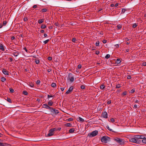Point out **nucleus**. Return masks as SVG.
<instances>
[{
    "instance_id": "62",
    "label": "nucleus",
    "mask_w": 146,
    "mask_h": 146,
    "mask_svg": "<svg viewBox=\"0 0 146 146\" xmlns=\"http://www.w3.org/2000/svg\"><path fill=\"white\" fill-rule=\"evenodd\" d=\"M103 42L104 43H106L107 42V40H104L103 41Z\"/></svg>"
},
{
    "instance_id": "18",
    "label": "nucleus",
    "mask_w": 146,
    "mask_h": 146,
    "mask_svg": "<svg viewBox=\"0 0 146 146\" xmlns=\"http://www.w3.org/2000/svg\"><path fill=\"white\" fill-rule=\"evenodd\" d=\"M74 131L75 129L74 128H71L69 130V132L70 133H72Z\"/></svg>"
},
{
    "instance_id": "26",
    "label": "nucleus",
    "mask_w": 146,
    "mask_h": 146,
    "mask_svg": "<svg viewBox=\"0 0 146 146\" xmlns=\"http://www.w3.org/2000/svg\"><path fill=\"white\" fill-rule=\"evenodd\" d=\"M142 142L146 144V138L142 140Z\"/></svg>"
},
{
    "instance_id": "4",
    "label": "nucleus",
    "mask_w": 146,
    "mask_h": 146,
    "mask_svg": "<svg viewBox=\"0 0 146 146\" xmlns=\"http://www.w3.org/2000/svg\"><path fill=\"white\" fill-rule=\"evenodd\" d=\"M98 131L96 130H95L93 131L92 132L89 133L88 136L90 137H94L97 135L98 134Z\"/></svg>"
},
{
    "instance_id": "29",
    "label": "nucleus",
    "mask_w": 146,
    "mask_h": 146,
    "mask_svg": "<svg viewBox=\"0 0 146 146\" xmlns=\"http://www.w3.org/2000/svg\"><path fill=\"white\" fill-rule=\"evenodd\" d=\"M28 20V19L27 17H24L23 19V20L24 21L26 22Z\"/></svg>"
},
{
    "instance_id": "58",
    "label": "nucleus",
    "mask_w": 146,
    "mask_h": 146,
    "mask_svg": "<svg viewBox=\"0 0 146 146\" xmlns=\"http://www.w3.org/2000/svg\"><path fill=\"white\" fill-rule=\"evenodd\" d=\"M142 64L143 66H146V62H143Z\"/></svg>"
},
{
    "instance_id": "63",
    "label": "nucleus",
    "mask_w": 146,
    "mask_h": 146,
    "mask_svg": "<svg viewBox=\"0 0 146 146\" xmlns=\"http://www.w3.org/2000/svg\"><path fill=\"white\" fill-rule=\"evenodd\" d=\"M115 46L116 47V48H118L119 47V45L118 44H116V45H115Z\"/></svg>"
},
{
    "instance_id": "64",
    "label": "nucleus",
    "mask_w": 146,
    "mask_h": 146,
    "mask_svg": "<svg viewBox=\"0 0 146 146\" xmlns=\"http://www.w3.org/2000/svg\"><path fill=\"white\" fill-rule=\"evenodd\" d=\"M9 59H10V62H12L13 61V59L12 58H10Z\"/></svg>"
},
{
    "instance_id": "31",
    "label": "nucleus",
    "mask_w": 146,
    "mask_h": 146,
    "mask_svg": "<svg viewBox=\"0 0 146 146\" xmlns=\"http://www.w3.org/2000/svg\"><path fill=\"white\" fill-rule=\"evenodd\" d=\"M7 23V22L6 21H4L3 22V26H5L6 25Z\"/></svg>"
},
{
    "instance_id": "17",
    "label": "nucleus",
    "mask_w": 146,
    "mask_h": 146,
    "mask_svg": "<svg viewBox=\"0 0 146 146\" xmlns=\"http://www.w3.org/2000/svg\"><path fill=\"white\" fill-rule=\"evenodd\" d=\"M44 21V19H40L38 20V23L39 24H41L43 23Z\"/></svg>"
},
{
    "instance_id": "54",
    "label": "nucleus",
    "mask_w": 146,
    "mask_h": 146,
    "mask_svg": "<svg viewBox=\"0 0 146 146\" xmlns=\"http://www.w3.org/2000/svg\"><path fill=\"white\" fill-rule=\"evenodd\" d=\"M37 5H35L33 7V8L35 9L37 8Z\"/></svg>"
},
{
    "instance_id": "15",
    "label": "nucleus",
    "mask_w": 146,
    "mask_h": 146,
    "mask_svg": "<svg viewBox=\"0 0 146 146\" xmlns=\"http://www.w3.org/2000/svg\"><path fill=\"white\" fill-rule=\"evenodd\" d=\"M53 103L51 100L49 101L48 102V105L50 106H52L53 104Z\"/></svg>"
},
{
    "instance_id": "49",
    "label": "nucleus",
    "mask_w": 146,
    "mask_h": 146,
    "mask_svg": "<svg viewBox=\"0 0 146 146\" xmlns=\"http://www.w3.org/2000/svg\"><path fill=\"white\" fill-rule=\"evenodd\" d=\"M100 53V52L99 51H96V54L98 55Z\"/></svg>"
},
{
    "instance_id": "35",
    "label": "nucleus",
    "mask_w": 146,
    "mask_h": 146,
    "mask_svg": "<svg viewBox=\"0 0 146 146\" xmlns=\"http://www.w3.org/2000/svg\"><path fill=\"white\" fill-rule=\"evenodd\" d=\"M137 26V25L136 23H134L132 25V27L133 28H135Z\"/></svg>"
},
{
    "instance_id": "45",
    "label": "nucleus",
    "mask_w": 146,
    "mask_h": 146,
    "mask_svg": "<svg viewBox=\"0 0 146 146\" xmlns=\"http://www.w3.org/2000/svg\"><path fill=\"white\" fill-rule=\"evenodd\" d=\"M82 67V66L80 64H79L78 66V69H80Z\"/></svg>"
},
{
    "instance_id": "57",
    "label": "nucleus",
    "mask_w": 146,
    "mask_h": 146,
    "mask_svg": "<svg viewBox=\"0 0 146 146\" xmlns=\"http://www.w3.org/2000/svg\"><path fill=\"white\" fill-rule=\"evenodd\" d=\"M139 101L138 100H136L135 102V103H139Z\"/></svg>"
},
{
    "instance_id": "21",
    "label": "nucleus",
    "mask_w": 146,
    "mask_h": 146,
    "mask_svg": "<svg viewBox=\"0 0 146 146\" xmlns=\"http://www.w3.org/2000/svg\"><path fill=\"white\" fill-rule=\"evenodd\" d=\"M106 128L110 131H111L112 132H115L112 129L110 128L108 126H106Z\"/></svg>"
},
{
    "instance_id": "47",
    "label": "nucleus",
    "mask_w": 146,
    "mask_h": 146,
    "mask_svg": "<svg viewBox=\"0 0 146 146\" xmlns=\"http://www.w3.org/2000/svg\"><path fill=\"white\" fill-rule=\"evenodd\" d=\"M118 3H117L115 5V9L117 8V7L118 6Z\"/></svg>"
},
{
    "instance_id": "48",
    "label": "nucleus",
    "mask_w": 146,
    "mask_h": 146,
    "mask_svg": "<svg viewBox=\"0 0 146 146\" xmlns=\"http://www.w3.org/2000/svg\"><path fill=\"white\" fill-rule=\"evenodd\" d=\"M110 120H111V121L113 123L114 122V120L113 118H111V119Z\"/></svg>"
},
{
    "instance_id": "40",
    "label": "nucleus",
    "mask_w": 146,
    "mask_h": 146,
    "mask_svg": "<svg viewBox=\"0 0 146 146\" xmlns=\"http://www.w3.org/2000/svg\"><path fill=\"white\" fill-rule=\"evenodd\" d=\"M135 89H133L131 90V93H133L135 92Z\"/></svg>"
},
{
    "instance_id": "8",
    "label": "nucleus",
    "mask_w": 146,
    "mask_h": 146,
    "mask_svg": "<svg viewBox=\"0 0 146 146\" xmlns=\"http://www.w3.org/2000/svg\"><path fill=\"white\" fill-rule=\"evenodd\" d=\"M102 116L104 118H108V113L106 111L103 112L102 114Z\"/></svg>"
},
{
    "instance_id": "23",
    "label": "nucleus",
    "mask_w": 146,
    "mask_h": 146,
    "mask_svg": "<svg viewBox=\"0 0 146 146\" xmlns=\"http://www.w3.org/2000/svg\"><path fill=\"white\" fill-rule=\"evenodd\" d=\"M56 86V84L54 83H52V84H51V86L53 88L55 87Z\"/></svg>"
},
{
    "instance_id": "16",
    "label": "nucleus",
    "mask_w": 146,
    "mask_h": 146,
    "mask_svg": "<svg viewBox=\"0 0 146 146\" xmlns=\"http://www.w3.org/2000/svg\"><path fill=\"white\" fill-rule=\"evenodd\" d=\"M105 87V86L103 84H102L100 86V89L102 90H104Z\"/></svg>"
},
{
    "instance_id": "56",
    "label": "nucleus",
    "mask_w": 146,
    "mask_h": 146,
    "mask_svg": "<svg viewBox=\"0 0 146 146\" xmlns=\"http://www.w3.org/2000/svg\"><path fill=\"white\" fill-rule=\"evenodd\" d=\"M23 49L26 51V52H28V50H27V49L26 48V47H24V48H23Z\"/></svg>"
},
{
    "instance_id": "32",
    "label": "nucleus",
    "mask_w": 146,
    "mask_h": 146,
    "mask_svg": "<svg viewBox=\"0 0 146 146\" xmlns=\"http://www.w3.org/2000/svg\"><path fill=\"white\" fill-rule=\"evenodd\" d=\"M49 39H47L46 40H45V41H44L43 42L44 43V44H46L49 41Z\"/></svg>"
},
{
    "instance_id": "43",
    "label": "nucleus",
    "mask_w": 146,
    "mask_h": 146,
    "mask_svg": "<svg viewBox=\"0 0 146 146\" xmlns=\"http://www.w3.org/2000/svg\"><path fill=\"white\" fill-rule=\"evenodd\" d=\"M80 88H81V89H84L85 88V87L83 85H82L81 86Z\"/></svg>"
},
{
    "instance_id": "34",
    "label": "nucleus",
    "mask_w": 146,
    "mask_h": 146,
    "mask_svg": "<svg viewBox=\"0 0 146 146\" xmlns=\"http://www.w3.org/2000/svg\"><path fill=\"white\" fill-rule=\"evenodd\" d=\"M100 42L99 41H97L96 43V46H99Z\"/></svg>"
},
{
    "instance_id": "7",
    "label": "nucleus",
    "mask_w": 146,
    "mask_h": 146,
    "mask_svg": "<svg viewBox=\"0 0 146 146\" xmlns=\"http://www.w3.org/2000/svg\"><path fill=\"white\" fill-rule=\"evenodd\" d=\"M115 140L120 144L122 145L123 143V141H122V140L119 138H117L115 139Z\"/></svg>"
},
{
    "instance_id": "41",
    "label": "nucleus",
    "mask_w": 146,
    "mask_h": 146,
    "mask_svg": "<svg viewBox=\"0 0 146 146\" xmlns=\"http://www.w3.org/2000/svg\"><path fill=\"white\" fill-rule=\"evenodd\" d=\"M9 90L10 92L12 93L14 92V90L12 88H10L9 89Z\"/></svg>"
},
{
    "instance_id": "2",
    "label": "nucleus",
    "mask_w": 146,
    "mask_h": 146,
    "mask_svg": "<svg viewBox=\"0 0 146 146\" xmlns=\"http://www.w3.org/2000/svg\"><path fill=\"white\" fill-rule=\"evenodd\" d=\"M56 130V128H53L50 129L49 131V133L47 135V137H49L53 135L54 133V131Z\"/></svg>"
},
{
    "instance_id": "61",
    "label": "nucleus",
    "mask_w": 146,
    "mask_h": 146,
    "mask_svg": "<svg viewBox=\"0 0 146 146\" xmlns=\"http://www.w3.org/2000/svg\"><path fill=\"white\" fill-rule=\"evenodd\" d=\"M30 86L31 87H32L34 86V84L32 83H31L30 84Z\"/></svg>"
},
{
    "instance_id": "24",
    "label": "nucleus",
    "mask_w": 146,
    "mask_h": 146,
    "mask_svg": "<svg viewBox=\"0 0 146 146\" xmlns=\"http://www.w3.org/2000/svg\"><path fill=\"white\" fill-rule=\"evenodd\" d=\"M117 29L119 30L121 28V25L120 24L118 25L117 26Z\"/></svg>"
},
{
    "instance_id": "59",
    "label": "nucleus",
    "mask_w": 146,
    "mask_h": 146,
    "mask_svg": "<svg viewBox=\"0 0 146 146\" xmlns=\"http://www.w3.org/2000/svg\"><path fill=\"white\" fill-rule=\"evenodd\" d=\"M111 101L110 100H109L107 102V104H110L111 103Z\"/></svg>"
},
{
    "instance_id": "53",
    "label": "nucleus",
    "mask_w": 146,
    "mask_h": 146,
    "mask_svg": "<svg viewBox=\"0 0 146 146\" xmlns=\"http://www.w3.org/2000/svg\"><path fill=\"white\" fill-rule=\"evenodd\" d=\"M133 108H134L135 109H136V108H137V105H136V104L134 105Z\"/></svg>"
},
{
    "instance_id": "33",
    "label": "nucleus",
    "mask_w": 146,
    "mask_h": 146,
    "mask_svg": "<svg viewBox=\"0 0 146 146\" xmlns=\"http://www.w3.org/2000/svg\"><path fill=\"white\" fill-rule=\"evenodd\" d=\"M120 85V84H118L117 85H116V88H119L120 87H121Z\"/></svg>"
},
{
    "instance_id": "10",
    "label": "nucleus",
    "mask_w": 146,
    "mask_h": 146,
    "mask_svg": "<svg viewBox=\"0 0 146 146\" xmlns=\"http://www.w3.org/2000/svg\"><path fill=\"white\" fill-rule=\"evenodd\" d=\"M50 111L52 112L55 113V114H56L59 113L57 110L54 109L52 108Z\"/></svg>"
},
{
    "instance_id": "38",
    "label": "nucleus",
    "mask_w": 146,
    "mask_h": 146,
    "mask_svg": "<svg viewBox=\"0 0 146 146\" xmlns=\"http://www.w3.org/2000/svg\"><path fill=\"white\" fill-rule=\"evenodd\" d=\"M141 139H144L145 138V137L144 136V135H141Z\"/></svg>"
},
{
    "instance_id": "44",
    "label": "nucleus",
    "mask_w": 146,
    "mask_h": 146,
    "mask_svg": "<svg viewBox=\"0 0 146 146\" xmlns=\"http://www.w3.org/2000/svg\"><path fill=\"white\" fill-rule=\"evenodd\" d=\"M73 119L72 118H70L68 119V120L69 121H72L73 120Z\"/></svg>"
},
{
    "instance_id": "13",
    "label": "nucleus",
    "mask_w": 146,
    "mask_h": 146,
    "mask_svg": "<svg viewBox=\"0 0 146 146\" xmlns=\"http://www.w3.org/2000/svg\"><path fill=\"white\" fill-rule=\"evenodd\" d=\"M0 49L3 51H4L5 50L3 46L1 43L0 44Z\"/></svg>"
},
{
    "instance_id": "22",
    "label": "nucleus",
    "mask_w": 146,
    "mask_h": 146,
    "mask_svg": "<svg viewBox=\"0 0 146 146\" xmlns=\"http://www.w3.org/2000/svg\"><path fill=\"white\" fill-rule=\"evenodd\" d=\"M6 80V78L4 77H2L1 78V80L2 82H4Z\"/></svg>"
},
{
    "instance_id": "6",
    "label": "nucleus",
    "mask_w": 146,
    "mask_h": 146,
    "mask_svg": "<svg viewBox=\"0 0 146 146\" xmlns=\"http://www.w3.org/2000/svg\"><path fill=\"white\" fill-rule=\"evenodd\" d=\"M11 53L14 56L16 57L18 56L19 54L18 51L15 50H13Z\"/></svg>"
},
{
    "instance_id": "20",
    "label": "nucleus",
    "mask_w": 146,
    "mask_h": 146,
    "mask_svg": "<svg viewBox=\"0 0 146 146\" xmlns=\"http://www.w3.org/2000/svg\"><path fill=\"white\" fill-rule=\"evenodd\" d=\"M121 62V60L119 59H117L115 62L117 64H119Z\"/></svg>"
},
{
    "instance_id": "42",
    "label": "nucleus",
    "mask_w": 146,
    "mask_h": 146,
    "mask_svg": "<svg viewBox=\"0 0 146 146\" xmlns=\"http://www.w3.org/2000/svg\"><path fill=\"white\" fill-rule=\"evenodd\" d=\"M48 59L49 60H52V58L51 57L49 56L48 57Z\"/></svg>"
},
{
    "instance_id": "60",
    "label": "nucleus",
    "mask_w": 146,
    "mask_h": 146,
    "mask_svg": "<svg viewBox=\"0 0 146 146\" xmlns=\"http://www.w3.org/2000/svg\"><path fill=\"white\" fill-rule=\"evenodd\" d=\"M15 39V37L14 36H13L11 38V39L12 40H14Z\"/></svg>"
},
{
    "instance_id": "37",
    "label": "nucleus",
    "mask_w": 146,
    "mask_h": 146,
    "mask_svg": "<svg viewBox=\"0 0 146 146\" xmlns=\"http://www.w3.org/2000/svg\"><path fill=\"white\" fill-rule=\"evenodd\" d=\"M127 92L126 91L124 92L122 94V95L123 96H125L127 94Z\"/></svg>"
},
{
    "instance_id": "36",
    "label": "nucleus",
    "mask_w": 146,
    "mask_h": 146,
    "mask_svg": "<svg viewBox=\"0 0 146 146\" xmlns=\"http://www.w3.org/2000/svg\"><path fill=\"white\" fill-rule=\"evenodd\" d=\"M23 93L24 95H27L28 94L27 92L26 91H23Z\"/></svg>"
},
{
    "instance_id": "11",
    "label": "nucleus",
    "mask_w": 146,
    "mask_h": 146,
    "mask_svg": "<svg viewBox=\"0 0 146 146\" xmlns=\"http://www.w3.org/2000/svg\"><path fill=\"white\" fill-rule=\"evenodd\" d=\"M43 107L45 108H46L47 109H48L50 111L51 109L52 108V107H50L48 106L46 104H44L43 105Z\"/></svg>"
},
{
    "instance_id": "1",
    "label": "nucleus",
    "mask_w": 146,
    "mask_h": 146,
    "mask_svg": "<svg viewBox=\"0 0 146 146\" xmlns=\"http://www.w3.org/2000/svg\"><path fill=\"white\" fill-rule=\"evenodd\" d=\"M110 140V138L107 136H103L101 139L102 142L105 143H107Z\"/></svg>"
},
{
    "instance_id": "12",
    "label": "nucleus",
    "mask_w": 146,
    "mask_h": 146,
    "mask_svg": "<svg viewBox=\"0 0 146 146\" xmlns=\"http://www.w3.org/2000/svg\"><path fill=\"white\" fill-rule=\"evenodd\" d=\"M2 72L5 75H9L8 72L5 69L3 70Z\"/></svg>"
},
{
    "instance_id": "19",
    "label": "nucleus",
    "mask_w": 146,
    "mask_h": 146,
    "mask_svg": "<svg viewBox=\"0 0 146 146\" xmlns=\"http://www.w3.org/2000/svg\"><path fill=\"white\" fill-rule=\"evenodd\" d=\"M78 119V120L81 122L84 121V119L80 117H79Z\"/></svg>"
},
{
    "instance_id": "28",
    "label": "nucleus",
    "mask_w": 146,
    "mask_h": 146,
    "mask_svg": "<svg viewBox=\"0 0 146 146\" xmlns=\"http://www.w3.org/2000/svg\"><path fill=\"white\" fill-rule=\"evenodd\" d=\"M110 57V55L109 54H107L105 56V58L107 59L109 58Z\"/></svg>"
},
{
    "instance_id": "5",
    "label": "nucleus",
    "mask_w": 146,
    "mask_h": 146,
    "mask_svg": "<svg viewBox=\"0 0 146 146\" xmlns=\"http://www.w3.org/2000/svg\"><path fill=\"white\" fill-rule=\"evenodd\" d=\"M130 140L131 142L133 143H141V142H139V141L138 140V139H136L135 137V138H131L130 139Z\"/></svg>"
},
{
    "instance_id": "51",
    "label": "nucleus",
    "mask_w": 146,
    "mask_h": 146,
    "mask_svg": "<svg viewBox=\"0 0 146 146\" xmlns=\"http://www.w3.org/2000/svg\"><path fill=\"white\" fill-rule=\"evenodd\" d=\"M53 96H50V95H48V96H47V97H48V98H50V97H53Z\"/></svg>"
},
{
    "instance_id": "3",
    "label": "nucleus",
    "mask_w": 146,
    "mask_h": 146,
    "mask_svg": "<svg viewBox=\"0 0 146 146\" xmlns=\"http://www.w3.org/2000/svg\"><path fill=\"white\" fill-rule=\"evenodd\" d=\"M67 79L68 80L70 81L72 83L74 81V78L72 76V74L70 73L69 74L67 77Z\"/></svg>"
},
{
    "instance_id": "50",
    "label": "nucleus",
    "mask_w": 146,
    "mask_h": 146,
    "mask_svg": "<svg viewBox=\"0 0 146 146\" xmlns=\"http://www.w3.org/2000/svg\"><path fill=\"white\" fill-rule=\"evenodd\" d=\"M126 10H121V13H123Z\"/></svg>"
},
{
    "instance_id": "39",
    "label": "nucleus",
    "mask_w": 146,
    "mask_h": 146,
    "mask_svg": "<svg viewBox=\"0 0 146 146\" xmlns=\"http://www.w3.org/2000/svg\"><path fill=\"white\" fill-rule=\"evenodd\" d=\"M66 126H71L72 125L70 123H67L66 124Z\"/></svg>"
},
{
    "instance_id": "9",
    "label": "nucleus",
    "mask_w": 146,
    "mask_h": 146,
    "mask_svg": "<svg viewBox=\"0 0 146 146\" xmlns=\"http://www.w3.org/2000/svg\"><path fill=\"white\" fill-rule=\"evenodd\" d=\"M74 89V87L73 86L70 87L68 90L66 92V94H69Z\"/></svg>"
},
{
    "instance_id": "25",
    "label": "nucleus",
    "mask_w": 146,
    "mask_h": 146,
    "mask_svg": "<svg viewBox=\"0 0 146 146\" xmlns=\"http://www.w3.org/2000/svg\"><path fill=\"white\" fill-rule=\"evenodd\" d=\"M7 100L9 102L12 103V101L10 98H7Z\"/></svg>"
},
{
    "instance_id": "55",
    "label": "nucleus",
    "mask_w": 146,
    "mask_h": 146,
    "mask_svg": "<svg viewBox=\"0 0 146 146\" xmlns=\"http://www.w3.org/2000/svg\"><path fill=\"white\" fill-rule=\"evenodd\" d=\"M76 40V39L75 38H73V39H72V41L74 42H75V41Z\"/></svg>"
},
{
    "instance_id": "14",
    "label": "nucleus",
    "mask_w": 146,
    "mask_h": 146,
    "mask_svg": "<svg viewBox=\"0 0 146 146\" xmlns=\"http://www.w3.org/2000/svg\"><path fill=\"white\" fill-rule=\"evenodd\" d=\"M141 136L140 135H135V137H136V139H138V140L140 142V140H139V139H141Z\"/></svg>"
},
{
    "instance_id": "46",
    "label": "nucleus",
    "mask_w": 146,
    "mask_h": 146,
    "mask_svg": "<svg viewBox=\"0 0 146 146\" xmlns=\"http://www.w3.org/2000/svg\"><path fill=\"white\" fill-rule=\"evenodd\" d=\"M40 83V80H37L36 82V84H39Z\"/></svg>"
},
{
    "instance_id": "30",
    "label": "nucleus",
    "mask_w": 146,
    "mask_h": 146,
    "mask_svg": "<svg viewBox=\"0 0 146 146\" xmlns=\"http://www.w3.org/2000/svg\"><path fill=\"white\" fill-rule=\"evenodd\" d=\"M41 27L42 29H45L46 27V26L45 25H42Z\"/></svg>"
},
{
    "instance_id": "52",
    "label": "nucleus",
    "mask_w": 146,
    "mask_h": 146,
    "mask_svg": "<svg viewBox=\"0 0 146 146\" xmlns=\"http://www.w3.org/2000/svg\"><path fill=\"white\" fill-rule=\"evenodd\" d=\"M131 78V76L130 75H128L127 77V78L128 79H130Z\"/></svg>"
},
{
    "instance_id": "27",
    "label": "nucleus",
    "mask_w": 146,
    "mask_h": 146,
    "mask_svg": "<svg viewBox=\"0 0 146 146\" xmlns=\"http://www.w3.org/2000/svg\"><path fill=\"white\" fill-rule=\"evenodd\" d=\"M35 61L36 63L37 64H38L40 62L39 60H38V59H36L35 60Z\"/></svg>"
}]
</instances>
